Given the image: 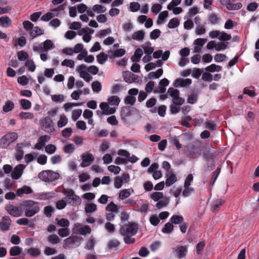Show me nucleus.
<instances>
[{"label": "nucleus", "mask_w": 259, "mask_h": 259, "mask_svg": "<svg viewBox=\"0 0 259 259\" xmlns=\"http://www.w3.org/2000/svg\"><path fill=\"white\" fill-rule=\"evenodd\" d=\"M25 215L27 217H31L40 210L38 202L33 200H26L23 203Z\"/></svg>", "instance_id": "f257e3e1"}, {"label": "nucleus", "mask_w": 259, "mask_h": 259, "mask_svg": "<svg viewBox=\"0 0 259 259\" xmlns=\"http://www.w3.org/2000/svg\"><path fill=\"white\" fill-rule=\"evenodd\" d=\"M63 193L66 195L64 199L67 204L71 206L77 205L80 204L81 202L80 198L75 194L73 190L71 189H64Z\"/></svg>", "instance_id": "f03ea898"}, {"label": "nucleus", "mask_w": 259, "mask_h": 259, "mask_svg": "<svg viewBox=\"0 0 259 259\" xmlns=\"http://www.w3.org/2000/svg\"><path fill=\"white\" fill-rule=\"evenodd\" d=\"M38 176L39 179L46 182L54 181L60 177L58 173L50 170H43L39 173Z\"/></svg>", "instance_id": "7ed1b4c3"}, {"label": "nucleus", "mask_w": 259, "mask_h": 259, "mask_svg": "<svg viewBox=\"0 0 259 259\" xmlns=\"http://www.w3.org/2000/svg\"><path fill=\"white\" fill-rule=\"evenodd\" d=\"M138 231V225L136 223L130 222L122 226L120 229V233L122 235L134 236Z\"/></svg>", "instance_id": "20e7f679"}, {"label": "nucleus", "mask_w": 259, "mask_h": 259, "mask_svg": "<svg viewBox=\"0 0 259 259\" xmlns=\"http://www.w3.org/2000/svg\"><path fill=\"white\" fill-rule=\"evenodd\" d=\"M18 138V135L15 132L9 133L4 136L0 140V147L7 148Z\"/></svg>", "instance_id": "39448f33"}, {"label": "nucleus", "mask_w": 259, "mask_h": 259, "mask_svg": "<svg viewBox=\"0 0 259 259\" xmlns=\"http://www.w3.org/2000/svg\"><path fill=\"white\" fill-rule=\"evenodd\" d=\"M80 245L79 238L75 236H71L64 240L63 247L66 249L74 248Z\"/></svg>", "instance_id": "423d86ee"}, {"label": "nucleus", "mask_w": 259, "mask_h": 259, "mask_svg": "<svg viewBox=\"0 0 259 259\" xmlns=\"http://www.w3.org/2000/svg\"><path fill=\"white\" fill-rule=\"evenodd\" d=\"M72 231L74 233H77L81 235H85L90 234L92 230L88 225H83L79 223H75L72 229Z\"/></svg>", "instance_id": "0eeeda50"}, {"label": "nucleus", "mask_w": 259, "mask_h": 259, "mask_svg": "<svg viewBox=\"0 0 259 259\" xmlns=\"http://www.w3.org/2000/svg\"><path fill=\"white\" fill-rule=\"evenodd\" d=\"M211 38H217L221 41H228L231 39V35L224 31L220 32L218 30H213L209 33Z\"/></svg>", "instance_id": "6e6552de"}, {"label": "nucleus", "mask_w": 259, "mask_h": 259, "mask_svg": "<svg viewBox=\"0 0 259 259\" xmlns=\"http://www.w3.org/2000/svg\"><path fill=\"white\" fill-rule=\"evenodd\" d=\"M40 123L47 133H52L55 131L53 126V121L49 116L42 118L40 121Z\"/></svg>", "instance_id": "1a4fd4ad"}, {"label": "nucleus", "mask_w": 259, "mask_h": 259, "mask_svg": "<svg viewBox=\"0 0 259 259\" xmlns=\"http://www.w3.org/2000/svg\"><path fill=\"white\" fill-rule=\"evenodd\" d=\"M175 256L178 259H185L188 253L187 246L177 245L173 249Z\"/></svg>", "instance_id": "9d476101"}, {"label": "nucleus", "mask_w": 259, "mask_h": 259, "mask_svg": "<svg viewBox=\"0 0 259 259\" xmlns=\"http://www.w3.org/2000/svg\"><path fill=\"white\" fill-rule=\"evenodd\" d=\"M82 162L80 166L85 167L91 165L94 161L95 157L92 153L88 152L83 153L81 156Z\"/></svg>", "instance_id": "9b49d317"}, {"label": "nucleus", "mask_w": 259, "mask_h": 259, "mask_svg": "<svg viewBox=\"0 0 259 259\" xmlns=\"http://www.w3.org/2000/svg\"><path fill=\"white\" fill-rule=\"evenodd\" d=\"M26 166L19 164L16 165L12 170L11 177L13 180H18L22 176Z\"/></svg>", "instance_id": "f8f14e48"}, {"label": "nucleus", "mask_w": 259, "mask_h": 259, "mask_svg": "<svg viewBox=\"0 0 259 259\" xmlns=\"http://www.w3.org/2000/svg\"><path fill=\"white\" fill-rule=\"evenodd\" d=\"M99 106L102 110L101 115H108L114 113L116 111L114 108L109 107L108 104L106 102L101 103Z\"/></svg>", "instance_id": "ddd939ff"}, {"label": "nucleus", "mask_w": 259, "mask_h": 259, "mask_svg": "<svg viewBox=\"0 0 259 259\" xmlns=\"http://www.w3.org/2000/svg\"><path fill=\"white\" fill-rule=\"evenodd\" d=\"M5 208L8 212L13 217H19L21 215L22 212L20 209L13 205H7Z\"/></svg>", "instance_id": "4468645a"}, {"label": "nucleus", "mask_w": 259, "mask_h": 259, "mask_svg": "<svg viewBox=\"0 0 259 259\" xmlns=\"http://www.w3.org/2000/svg\"><path fill=\"white\" fill-rule=\"evenodd\" d=\"M117 154L120 156L125 157L127 160L131 163H135L139 159L135 155H131V154L125 150L120 149L118 151Z\"/></svg>", "instance_id": "2eb2a0df"}, {"label": "nucleus", "mask_w": 259, "mask_h": 259, "mask_svg": "<svg viewBox=\"0 0 259 259\" xmlns=\"http://www.w3.org/2000/svg\"><path fill=\"white\" fill-rule=\"evenodd\" d=\"M11 225V220L9 216H5L2 218L0 222V229L2 231H6L9 230Z\"/></svg>", "instance_id": "dca6fc26"}, {"label": "nucleus", "mask_w": 259, "mask_h": 259, "mask_svg": "<svg viewBox=\"0 0 259 259\" xmlns=\"http://www.w3.org/2000/svg\"><path fill=\"white\" fill-rule=\"evenodd\" d=\"M50 139L51 137L48 135L40 137L37 140V143L35 145L34 148L37 150L41 149L45 146V143L49 142Z\"/></svg>", "instance_id": "f3484780"}, {"label": "nucleus", "mask_w": 259, "mask_h": 259, "mask_svg": "<svg viewBox=\"0 0 259 259\" xmlns=\"http://www.w3.org/2000/svg\"><path fill=\"white\" fill-rule=\"evenodd\" d=\"M192 83V80L189 78H178L174 82V85L177 88L186 87L189 86Z\"/></svg>", "instance_id": "a211bd4d"}, {"label": "nucleus", "mask_w": 259, "mask_h": 259, "mask_svg": "<svg viewBox=\"0 0 259 259\" xmlns=\"http://www.w3.org/2000/svg\"><path fill=\"white\" fill-rule=\"evenodd\" d=\"M145 35V33L144 31L142 30H140L134 32L132 36L127 37L126 38V39L128 40H131L132 39L135 40L142 41L143 40L144 38Z\"/></svg>", "instance_id": "6ab92c4d"}, {"label": "nucleus", "mask_w": 259, "mask_h": 259, "mask_svg": "<svg viewBox=\"0 0 259 259\" xmlns=\"http://www.w3.org/2000/svg\"><path fill=\"white\" fill-rule=\"evenodd\" d=\"M169 203V198L165 196L160 200L157 201V203L155 204V206L158 209H162L166 207L168 205Z\"/></svg>", "instance_id": "aec40b11"}, {"label": "nucleus", "mask_w": 259, "mask_h": 259, "mask_svg": "<svg viewBox=\"0 0 259 259\" xmlns=\"http://www.w3.org/2000/svg\"><path fill=\"white\" fill-rule=\"evenodd\" d=\"M201 153V150L195 148H191L188 150V155L191 158H196L198 157Z\"/></svg>", "instance_id": "412c9836"}, {"label": "nucleus", "mask_w": 259, "mask_h": 259, "mask_svg": "<svg viewBox=\"0 0 259 259\" xmlns=\"http://www.w3.org/2000/svg\"><path fill=\"white\" fill-rule=\"evenodd\" d=\"M32 192L33 191L30 187L27 186H23L22 187L19 188L17 190L16 194L17 196H20L24 194H31Z\"/></svg>", "instance_id": "4be33fe9"}, {"label": "nucleus", "mask_w": 259, "mask_h": 259, "mask_svg": "<svg viewBox=\"0 0 259 259\" xmlns=\"http://www.w3.org/2000/svg\"><path fill=\"white\" fill-rule=\"evenodd\" d=\"M177 181V179L176 175L174 174H168L166 175V179L165 181L166 187H169L173 184L176 183Z\"/></svg>", "instance_id": "5701e85b"}, {"label": "nucleus", "mask_w": 259, "mask_h": 259, "mask_svg": "<svg viewBox=\"0 0 259 259\" xmlns=\"http://www.w3.org/2000/svg\"><path fill=\"white\" fill-rule=\"evenodd\" d=\"M206 72H220L222 70V67L220 65H216L215 64H212L205 68L202 69Z\"/></svg>", "instance_id": "b1692460"}, {"label": "nucleus", "mask_w": 259, "mask_h": 259, "mask_svg": "<svg viewBox=\"0 0 259 259\" xmlns=\"http://www.w3.org/2000/svg\"><path fill=\"white\" fill-rule=\"evenodd\" d=\"M151 43L150 41H146L141 45L146 54H152L153 53L154 49L151 47Z\"/></svg>", "instance_id": "393cba45"}, {"label": "nucleus", "mask_w": 259, "mask_h": 259, "mask_svg": "<svg viewBox=\"0 0 259 259\" xmlns=\"http://www.w3.org/2000/svg\"><path fill=\"white\" fill-rule=\"evenodd\" d=\"M224 202L225 201L222 199H218L213 201L211 203V210L213 211H217Z\"/></svg>", "instance_id": "a878e982"}, {"label": "nucleus", "mask_w": 259, "mask_h": 259, "mask_svg": "<svg viewBox=\"0 0 259 259\" xmlns=\"http://www.w3.org/2000/svg\"><path fill=\"white\" fill-rule=\"evenodd\" d=\"M68 119L65 114L60 115L59 120L57 122V126L59 128H62L65 126L68 123Z\"/></svg>", "instance_id": "bb28decb"}, {"label": "nucleus", "mask_w": 259, "mask_h": 259, "mask_svg": "<svg viewBox=\"0 0 259 259\" xmlns=\"http://www.w3.org/2000/svg\"><path fill=\"white\" fill-rule=\"evenodd\" d=\"M14 107V103L12 101L8 100L5 102V105L3 107V111L5 113L9 112L13 110Z\"/></svg>", "instance_id": "cd10ccee"}, {"label": "nucleus", "mask_w": 259, "mask_h": 259, "mask_svg": "<svg viewBox=\"0 0 259 259\" xmlns=\"http://www.w3.org/2000/svg\"><path fill=\"white\" fill-rule=\"evenodd\" d=\"M30 35L31 37V39H32L36 36L43 34V31L40 29L38 27H32L30 32Z\"/></svg>", "instance_id": "c85d7f7f"}, {"label": "nucleus", "mask_w": 259, "mask_h": 259, "mask_svg": "<svg viewBox=\"0 0 259 259\" xmlns=\"http://www.w3.org/2000/svg\"><path fill=\"white\" fill-rule=\"evenodd\" d=\"M225 6L227 9L229 10H237L241 9L242 5L240 3H237L236 4H232L229 2L226 3Z\"/></svg>", "instance_id": "c756f323"}, {"label": "nucleus", "mask_w": 259, "mask_h": 259, "mask_svg": "<svg viewBox=\"0 0 259 259\" xmlns=\"http://www.w3.org/2000/svg\"><path fill=\"white\" fill-rule=\"evenodd\" d=\"M22 249L18 246H14L12 247L9 251L11 256H17L21 253Z\"/></svg>", "instance_id": "7c9ffc66"}, {"label": "nucleus", "mask_w": 259, "mask_h": 259, "mask_svg": "<svg viewBox=\"0 0 259 259\" xmlns=\"http://www.w3.org/2000/svg\"><path fill=\"white\" fill-rule=\"evenodd\" d=\"M143 54V52L141 49H137L135 52L134 56L132 58L133 61L135 62H139Z\"/></svg>", "instance_id": "2f4dec72"}, {"label": "nucleus", "mask_w": 259, "mask_h": 259, "mask_svg": "<svg viewBox=\"0 0 259 259\" xmlns=\"http://www.w3.org/2000/svg\"><path fill=\"white\" fill-rule=\"evenodd\" d=\"M125 50L123 49H119L115 50L114 52L110 51L108 52L109 55L113 56L114 57H120L125 54Z\"/></svg>", "instance_id": "473e14b6"}, {"label": "nucleus", "mask_w": 259, "mask_h": 259, "mask_svg": "<svg viewBox=\"0 0 259 259\" xmlns=\"http://www.w3.org/2000/svg\"><path fill=\"white\" fill-rule=\"evenodd\" d=\"M55 222L59 226L63 228L68 227L69 226V221L65 218H61L60 219L56 218L55 219Z\"/></svg>", "instance_id": "72a5a7b5"}, {"label": "nucleus", "mask_w": 259, "mask_h": 259, "mask_svg": "<svg viewBox=\"0 0 259 259\" xmlns=\"http://www.w3.org/2000/svg\"><path fill=\"white\" fill-rule=\"evenodd\" d=\"M107 59L108 55L104 52H101L97 56V61L101 65L105 64Z\"/></svg>", "instance_id": "f704fd0d"}, {"label": "nucleus", "mask_w": 259, "mask_h": 259, "mask_svg": "<svg viewBox=\"0 0 259 259\" xmlns=\"http://www.w3.org/2000/svg\"><path fill=\"white\" fill-rule=\"evenodd\" d=\"M164 197L163 193L161 192H154L150 195V198L155 202L160 200Z\"/></svg>", "instance_id": "c9c22d12"}, {"label": "nucleus", "mask_w": 259, "mask_h": 259, "mask_svg": "<svg viewBox=\"0 0 259 259\" xmlns=\"http://www.w3.org/2000/svg\"><path fill=\"white\" fill-rule=\"evenodd\" d=\"M131 194V193L130 192V189H123L120 192L119 194L118 199L120 200H124L129 197Z\"/></svg>", "instance_id": "e433bc0d"}, {"label": "nucleus", "mask_w": 259, "mask_h": 259, "mask_svg": "<svg viewBox=\"0 0 259 259\" xmlns=\"http://www.w3.org/2000/svg\"><path fill=\"white\" fill-rule=\"evenodd\" d=\"M120 100L117 96H112L108 99V103L110 105L117 106L119 104Z\"/></svg>", "instance_id": "4c0bfd02"}, {"label": "nucleus", "mask_w": 259, "mask_h": 259, "mask_svg": "<svg viewBox=\"0 0 259 259\" xmlns=\"http://www.w3.org/2000/svg\"><path fill=\"white\" fill-rule=\"evenodd\" d=\"M0 24L4 27H8L11 24V20L7 17H1L0 18Z\"/></svg>", "instance_id": "58836bf2"}, {"label": "nucleus", "mask_w": 259, "mask_h": 259, "mask_svg": "<svg viewBox=\"0 0 259 259\" xmlns=\"http://www.w3.org/2000/svg\"><path fill=\"white\" fill-rule=\"evenodd\" d=\"M25 65L28 70L31 72H34L36 69V65L32 59L27 60L25 63Z\"/></svg>", "instance_id": "ea45409f"}, {"label": "nucleus", "mask_w": 259, "mask_h": 259, "mask_svg": "<svg viewBox=\"0 0 259 259\" xmlns=\"http://www.w3.org/2000/svg\"><path fill=\"white\" fill-rule=\"evenodd\" d=\"M174 229V226L171 222L166 223L162 229V232L165 234H170Z\"/></svg>", "instance_id": "a19ab883"}, {"label": "nucleus", "mask_w": 259, "mask_h": 259, "mask_svg": "<svg viewBox=\"0 0 259 259\" xmlns=\"http://www.w3.org/2000/svg\"><path fill=\"white\" fill-rule=\"evenodd\" d=\"M183 221L184 219L182 215H174L170 218V222L172 225L181 224Z\"/></svg>", "instance_id": "79ce46f5"}, {"label": "nucleus", "mask_w": 259, "mask_h": 259, "mask_svg": "<svg viewBox=\"0 0 259 259\" xmlns=\"http://www.w3.org/2000/svg\"><path fill=\"white\" fill-rule=\"evenodd\" d=\"M106 210L108 211L118 212V207L113 202L109 203L106 207Z\"/></svg>", "instance_id": "37998d69"}, {"label": "nucleus", "mask_w": 259, "mask_h": 259, "mask_svg": "<svg viewBox=\"0 0 259 259\" xmlns=\"http://www.w3.org/2000/svg\"><path fill=\"white\" fill-rule=\"evenodd\" d=\"M17 57L21 61H25L28 60L29 55L26 52L20 51L17 52Z\"/></svg>", "instance_id": "c03bdc74"}, {"label": "nucleus", "mask_w": 259, "mask_h": 259, "mask_svg": "<svg viewBox=\"0 0 259 259\" xmlns=\"http://www.w3.org/2000/svg\"><path fill=\"white\" fill-rule=\"evenodd\" d=\"M43 49L44 52H47L48 50H51L54 48V44L51 40L47 39L43 43Z\"/></svg>", "instance_id": "a18cd8bd"}, {"label": "nucleus", "mask_w": 259, "mask_h": 259, "mask_svg": "<svg viewBox=\"0 0 259 259\" xmlns=\"http://www.w3.org/2000/svg\"><path fill=\"white\" fill-rule=\"evenodd\" d=\"M163 70L161 68L158 69L156 72H151L149 73L148 76L150 79L158 78L162 75Z\"/></svg>", "instance_id": "49530a36"}, {"label": "nucleus", "mask_w": 259, "mask_h": 259, "mask_svg": "<svg viewBox=\"0 0 259 259\" xmlns=\"http://www.w3.org/2000/svg\"><path fill=\"white\" fill-rule=\"evenodd\" d=\"M20 104L22 108L24 110L29 109L31 107V103L30 101L26 99H21L20 101Z\"/></svg>", "instance_id": "de8ad7c7"}, {"label": "nucleus", "mask_w": 259, "mask_h": 259, "mask_svg": "<svg viewBox=\"0 0 259 259\" xmlns=\"http://www.w3.org/2000/svg\"><path fill=\"white\" fill-rule=\"evenodd\" d=\"M93 10L97 13H103L106 11V8L101 5H95L93 7Z\"/></svg>", "instance_id": "09e8293b"}, {"label": "nucleus", "mask_w": 259, "mask_h": 259, "mask_svg": "<svg viewBox=\"0 0 259 259\" xmlns=\"http://www.w3.org/2000/svg\"><path fill=\"white\" fill-rule=\"evenodd\" d=\"M180 24V21L178 19L174 18L170 20L169 21L167 26L169 28H175L177 27Z\"/></svg>", "instance_id": "8fccbe9b"}, {"label": "nucleus", "mask_w": 259, "mask_h": 259, "mask_svg": "<svg viewBox=\"0 0 259 259\" xmlns=\"http://www.w3.org/2000/svg\"><path fill=\"white\" fill-rule=\"evenodd\" d=\"M168 13L167 11L161 12L158 16V19L157 21V24L162 23L164 21L165 19L168 16Z\"/></svg>", "instance_id": "3c124183"}, {"label": "nucleus", "mask_w": 259, "mask_h": 259, "mask_svg": "<svg viewBox=\"0 0 259 259\" xmlns=\"http://www.w3.org/2000/svg\"><path fill=\"white\" fill-rule=\"evenodd\" d=\"M21 119H31L33 118V114L31 112H21L19 114Z\"/></svg>", "instance_id": "603ef678"}, {"label": "nucleus", "mask_w": 259, "mask_h": 259, "mask_svg": "<svg viewBox=\"0 0 259 259\" xmlns=\"http://www.w3.org/2000/svg\"><path fill=\"white\" fill-rule=\"evenodd\" d=\"M205 127L211 130L214 131L217 129V124L213 120H208L205 123Z\"/></svg>", "instance_id": "864d4df0"}, {"label": "nucleus", "mask_w": 259, "mask_h": 259, "mask_svg": "<svg viewBox=\"0 0 259 259\" xmlns=\"http://www.w3.org/2000/svg\"><path fill=\"white\" fill-rule=\"evenodd\" d=\"M27 252L30 255L34 257L38 256L40 254V250L38 248L33 247H31L28 249L27 251Z\"/></svg>", "instance_id": "5fc2aeb1"}, {"label": "nucleus", "mask_w": 259, "mask_h": 259, "mask_svg": "<svg viewBox=\"0 0 259 259\" xmlns=\"http://www.w3.org/2000/svg\"><path fill=\"white\" fill-rule=\"evenodd\" d=\"M51 96L52 101L56 103H61L65 101L63 95H52Z\"/></svg>", "instance_id": "6e6d98bb"}, {"label": "nucleus", "mask_w": 259, "mask_h": 259, "mask_svg": "<svg viewBox=\"0 0 259 259\" xmlns=\"http://www.w3.org/2000/svg\"><path fill=\"white\" fill-rule=\"evenodd\" d=\"M167 95L170 96L172 99L179 96L180 92L178 90L173 88H169L167 91Z\"/></svg>", "instance_id": "4d7b16f0"}, {"label": "nucleus", "mask_w": 259, "mask_h": 259, "mask_svg": "<svg viewBox=\"0 0 259 259\" xmlns=\"http://www.w3.org/2000/svg\"><path fill=\"white\" fill-rule=\"evenodd\" d=\"M92 88L94 92L99 93L102 89L101 84L98 81H94L92 84Z\"/></svg>", "instance_id": "13d9d810"}, {"label": "nucleus", "mask_w": 259, "mask_h": 259, "mask_svg": "<svg viewBox=\"0 0 259 259\" xmlns=\"http://www.w3.org/2000/svg\"><path fill=\"white\" fill-rule=\"evenodd\" d=\"M228 45L227 42H219L215 44V49L217 51L225 50L227 48Z\"/></svg>", "instance_id": "bf43d9fd"}, {"label": "nucleus", "mask_w": 259, "mask_h": 259, "mask_svg": "<svg viewBox=\"0 0 259 259\" xmlns=\"http://www.w3.org/2000/svg\"><path fill=\"white\" fill-rule=\"evenodd\" d=\"M82 113V110L77 109L74 110L72 112V119L73 121H76L80 116Z\"/></svg>", "instance_id": "052dcab7"}, {"label": "nucleus", "mask_w": 259, "mask_h": 259, "mask_svg": "<svg viewBox=\"0 0 259 259\" xmlns=\"http://www.w3.org/2000/svg\"><path fill=\"white\" fill-rule=\"evenodd\" d=\"M95 244V239L93 237H91L90 238H89V239L87 242V244L85 245V248H87L89 250L93 249L94 247Z\"/></svg>", "instance_id": "680f3d73"}, {"label": "nucleus", "mask_w": 259, "mask_h": 259, "mask_svg": "<svg viewBox=\"0 0 259 259\" xmlns=\"http://www.w3.org/2000/svg\"><path fill=\"white\" fill-rule=\"evenodd\" d=\"M48 241L53 244H57L60 241V238L56 235H51L48 237Z\"/></svg>", "instance_id": "e2e57ef3"}, {"label": "nucleus", "mask_w": 259, "mask_h": 259, "mask_svg": "<svg viewBox=\"0 0 259 259\" xmlns=\"http://www.w3.org/2000/svg\"><path fill=\"white\" fill-rule=\"evenodd\" d=\"M61 65L63 66H66L71 68H73L74 67L75 63L74 61L72 60L65 59L62 62Z\"/></svg>", "instance_id": "0e129e2a"}, {"label": "nucleus", "mask_w": 259, "mask_h": 259, "mask_svg": "<svg viewBox=\"0 0 259 259\" xmlns=\"http://www.w3.org/2000/svg\"><path fill=\"white\" fill-rule=\"evenodd\" d=\"M149 221L150 223L154 226H157L160 222L159 219L156 214L151 215L149 218Z\"/></svg>", "instance_id": "69168bd1"}, {"label": "nucleus", "mask_w": 259, "mask_h": 259, "mask_svg": "<svg viewBox=\"0 0 259 259\" xmlns=\"http://www.w3.org/2000/svg\"><path fill=\"white\" fill-rule=\"evenodd\" d=\"M58 233L60 237H65L69 235V229L68 228V227L63 228L59 229Z\"/></svg>", "instance_id": "338daca9"}, {"label": "nucleus", "mask_w": 259, "mask_h": 259, "mask_svg": "<svg viewBox=\"0 0 259 259\" xmlns=\"http://www.w3.org/2000/svg\"><path fill=\"white\" fill-rule=\"evenodd\" d=\"M97 210V206L94 203H90L86 205L85 210L87 213H91Z\"/></svg>", "instance_id": "774afa93"}]
</instances>
